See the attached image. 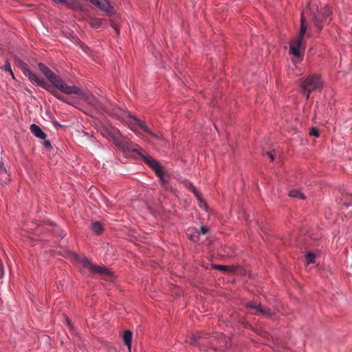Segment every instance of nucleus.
Returning <instances> with one entry per match:
<instances>
[{
    "mask_svg": "<svg viewBox=\"0 0 352 352\" xmlns=\"http://www.w3.org/2000/svg\"><path fill=\"white\" fill-rule=\"evenodd\" d=\"M129 118L133 122H134L135 124H138L146 133L152 135L153 137L158 138V135L157 134L153 133L152 131L147 126V125L143 121H142L136 118H134L131 116H130Z\"/></svg>",
    "mask_w": 352,
    "mask_h": 352,
    "instance_id": "nucleus-10",
    "label": "nucleus"
},
{
    "mask_svg": "<svg viewBox=\"0 0 352 352\" xmlns=\"http://www.w3.org/2000/svg\"><path fill=\"white\" fill-rule=\"evenodd\" d=\"M266 155L271 159L272 161L274 160V155L271 152H267Z\"/></svg>",
    "mask_w": 352,
    "mask_h": 352,
    "instance_id": "nucleus-31",
    "label": "nucleus"
},
{
    "mask_svg": "<svg viewBox=\"0 0 352 352\" xmlns=\"http://www.w3.org/2000/svg\"><path fill=\"white\" fill-rule=\"evenodd\" d=\"M307 30V23L305 21V19L303 18V16H301V25L300 29L298 34V37L304 38V36L306 34Z\"/></svg>",
    "mask_w": 352,
    "mask_h": 352,
    "instance_id": "nucleus-14",
    "label": "nucleus"
},
{
    "mask_svg": "<svg viewBox=\"0 0 352 352\" xmlns=\"http://www.w3.org/2000/svg\"><path fill=\"white\" fill-rule=\"evenodd\" d=\"M188 188L190 191H192L195 195L200 200L199 194L197 188L192 184H189Z\"/></svg>",
    "mask_w": 352,
    "mask_h": 352,
    "instance_id": "nucleus-22",
    "label": "nucleus"
},
{
    "mask_svg": "<svg viewBox=\"0 0 352 352\" xmlns=\"http://www.w3.org/2000/svg\"><path fill=\"white\" fill-rule=\"evenodd\" d=\"M102 24V21L101 19H91V25L94 27V28H98Z\"/></svg>",
    "mask_w": 352,
    "mask_h": 352,
    "instance_id": "nucleus-21",
    "label": "nucleus"
},
{
    "mask_svg": "<svg viewBox=\"0 0 352 352\" xmlns=\"http://www.w3.org/2000/svg\"><path fill=\"white\" fill-rule=\"evenodd\" d=\"M60 236L63 237L65 234L63 231H60V234H58Z\"/></svg>",
    "mask_w": 352,
    "mask_h": 352,
    "instance_id": "nucleus-32",
    "label": "nucleus"
},
{
    "mask_svg": "<svg viewBox=\"0 0 352 352\" xmlns=\"http://www.w3.org/2000/svg\"><path fill=\"white\" fill-rule=\"evenodd\" d=\"M105 111L111 114L112 116L117 118L118 119H122L126 116L130 118L131 115L127 111H124L120 107L110 105L105 107Z\"/></svg>",
    "mask_w": 352,
    "mask_h": 352,
    "instance_id": "nucleus-9",
    "label": "nucleus"
},
{
    "mask_svg": "<svg viewBox=\"0 0 352 352\" xmlns=\"http://www.w3.org/2000/svg\"><path fill=\"white\" fill-rule=\"evenodd\" d=\"M208 232V228L205 226L201 227V228L199 229V231L197 232L198 234H206Z\"/></svg>",
    "mask_w": 352,
    "mask_h": 352,
    "instance_id": "nucleus-26",
    "label": "nucleus"
},
{
    "mask_svg": "<svg viewBox=\"0 0 352 352\" xmlns=\"http://www.w3.org/2000/svg\"><path fill=\"white\" fill-rule=\"evenodd\" d=\"M289 195L291 197H296L299 199H305L306 198L305 195L297 189H293V190H290Z\"/></svg>",
    "mask_w": 352,
    "mask_h": 352,
    "instance_id": "nucleus-16",
    "label": "nucleus"
},
{
    "mask_svg": "<svg viewBox=\"0 0 352 352\" xmlns=\"http://www.w3.org/2000/svg\"><path fill=\"white\" fill-rule=\"evenodd\" d=\"M104 133L109 135L112 138H116V137L120 133L119 131L113 127H110L109 129H104L102 134L104 135Z\"/></svg>",
    "mask_w": 352,
    "mask_h": 352,
    "instance_id": "nucleus-17",
    "label": "nucleus"
},
{
    "mask_svg": "<svg viewBox=\"0 0 352 352\" xmlns=\"http://www.w3.org/2000/svg\"><path fill=\"white\" fill-rule=\"evenodd\" d=\"M246 307L249 309L254 311V314L258 316H262L265 318H272L274 314L270 309L263 307L261 303L256 302H248L246 304Z\"/></svg>",
    "mask_w": 352,
    "mask_h": 352,
    "instance_id": "nucleus-8",
    "label": "nucleus"
},
{
    "mask_svg": "<svg viewBox=\"0 0 352 352\" xmlns=\"http://www.w3.org/2000/svg\"><path fill=\"white\" fill-rule=\"evenodd\" d=\"M305 259L307 264L314 263L315 262V254L313 253H308L305 256Z\"/></svg>",
    "mask_w": 352,
    "mask_h": 352,
    "instance_id": "nucleus-19",
    "label": "nucleus"
},
{
    "mask_svg": "<svg viewBox=\"0 0 352 352\" xmlns=\"http://www.w3.org/2000/svg\"><path fill=\"white\" fill-rule=\"evenodd\" d=\"M192 339L195 343L197 342L199 344H207L210 348L214 350L226 346L228 342V338L223 334L218 335L217 336H210L208 338L199 335H193Z\"/></svg>",
    "mask_w": 352,
    "mask_h": 352,
    "instance_id": "nucleus-3",
    "label": "nucleus"
},
{
    "mask_svg": "<svg viewBox=\"0 0 352 352\" xmlns=\"http://www.w3.org/2000/svg\"><path fill=\"white\" fill-rule=\"evenodd\" d=\"M113 28L116 34L119 35V34H120V28H119V27L117 25H113Z\"/></svg>",
    "mask_w": 352,
    "mask_h": 352,
    "instance_id": "nucleus-29",
    "label": "nucleus"
},
{
    "mask_svg": "<svg viewBox=\"0 0 352 352\" xmlns=\"http://www.w3.org/2000/svg\"><path fill=\"white\" fill-rule=\"evenodd\" d=\"M94 5L98 6L100 9L104 11H108L110 8V4L107 1L96 0L94 3Z\"/></svg>",
    "mask_w": 352,
    "mask_h": 352,
    "instance_id": "nucleus-13",
    "label": "nucleus"
},
{
    "mask_svg": "<svg viewBox=\"0 0 352 352\" xmlns=\"http://www.w3.org/2000/svg\"><path fill=\"white\" fill-rule=\"evenodd\" d=\"M322 88V82L320 76L312 74L307 77L301 83V92L305 95L308 100L309 94L314 90H320Z\"/></svg>",
    "mask_w": 352,
    "mask_h": 352,
    "instance_id": "nucleus-4",
    "label": "nucleus"
},
{
    "mask_svg": "<svg viewBox=\"0 0 352 352\" xmlns=\"http://www.w3.org/2000/svg\"><path fill=\"white\" fill-rule=\"evenodd\" d=\"M190 239H191L192 241H196V239H194V237H193V236H191V237H190Z\"/></svg>",
    "mask_w": 352,
    "mask_h": 352,
    "instance_id": "nucleus-33",
    "label": "nucleus"
},
{
    "mask_svg": "<svg viewBox=\"0 0 352 352\" xmlns=\"http://www.w3.org/2000/svg\"><path fill=\"white\" fill-rule=\"evenodd\" d=\"M22 71L24 75L27 76L32 83L41 86L52 93L57 99L66 102L65 98L57 91H60L65 82L59 76L54 73L50 69L45 76L52 82L55 88L50 86L43 79L39 78L36 74L28 69L26 64H23Z\"/></svg>",
    "mask_w": 352,
    "mask_h": 352,
    "instance_id": "nucleus-1",
    "label": "nucleus"
},
{
    "mask_svg": "<svg viewBox=\"0 0 352 352\" xmlns=\"http://www.w3.org/2000/svg\"><path fill=\"white\" fill-rule=\"evenodd\" d=\"M38 67L39 69V70L45 75L47 72L48 70L50 69L47 66H45L44 64L43 63H39L38 65Z\"/></svg>",
    "mask_w": 352,
    "mask_h": 352,
    "instance_id": "nucleus-23",
    "label": "nucleus"
},
{
    "mask_svg": "<svg viewBox=\"0 0 352 352\" xmlns=\"http://www.w3.org/2000/svg\"><path fill=\"white\" fill-rule=\"evenodd\" d=\"M30 131L36 137L42 140L46 138V134L42 131V129L36 124H32L30 126Z\"/></svg>",
    "mask_w": 352,
    "mask_h": 352,
    "instance_id": "nucleus-11",
    "label": "nucleus"
},
{
    "mask_svg": "<svg viewBox=\"0 0 352 352\" xmlns=\"http://www.w3.org/2000/svg\"><path fill=\"white\" fill-rule=\"evenodd\" d=\"M44 146L46 148H50L51 147V143L50 142L49 140H45V142H44Z\"/></svg>",
    "mask_w": 352,
    "mask_h": 352,
    "instance_id": "nucleus-30",
    "label": "nucleus"
},
{
    "mask_svg": "<svg viewBox=\"0 0 352 352\" xmlns=\"http://www.w3.org/2000/svg\"><path fill=\"white\" fill-rule=\"evenodd\" d=\"M5 67H6V70L10 72L12 76H13L14 74H13V73L12 72L10 65L9 63H8V64L6 65Z\"/></svg>",
    "mask_w": 352,
    "mask_h": 352,
    "instance_id": "nucleus-28",
    "label": "nucleus"
},
{
    "mask_svg": "<svg viewBox=\"0 0 352 352\" xmlns=\"http://www.w3.org/2000/svg\"><path fill=\"white\" fill-rule=\"evenodd\" d=\"M0 175H6V170L3 164L0 162Z\"/></svg>",
    "mask_w": 352,
    "mask_h": 352,
    "instance_id": "nucleus-27",
    "label": "nucleus"
},
{
    "mask_svg": "<svg viewBox=\"0 0 352 352\" xmlns=\"http://www.w3.org/2000/svg\"><path fill=\"white\" fill-rule=\"evenodd\" d=\"M313 20L315 26L318 29L319 31H320L322 29V25L319 18L318 16H314Z\"/></svg>",
    "mask_w": 352,
    "mask_h": 352,
    "instance_id": "nucleus-20",
    "label": "nucleus"
},
{
    "mask_svg": "<svg viewBox=\"0 0 352 352\" xmlns=\"http://www.w3.org/2000/svg\"><path fill=\"white\" fill-rule=\"evenodd\" d=\"M309 134L311 136L318 138V137H319V131L317 128L313 127L311 129Z\"/></svg>",
    "mask_w": 352,
    "mask_h": 352,
    "instance_id": "nucleus-24",
    "label": "nucleus"
},
{
    "mask_svg": "<svg viewBox=\"0 0 352 352\" xmlns=\"http://www.w3.org/2000/svg\"><path fill=\"white\" fill-rule=\"evenodd\" d=\"M133 151L141 156L144 162L155 171L162 186L168 189V177L165 175L164 168L160 162L155 160L151 156L144 154L143 149L140 147L133 148Z\"/></svg>",
    "mask_w": 352,
    "mask_h": 352,
    "instance_id": "nucleus-2",
    "label": "nucleus"
},
{
    "mask_svg": "<svg viewBox=\"0 0 352 352\" xmlns=\"http://www.w3.org/2000/svg\"><path fill=\"white\" fill-rule=\"evenodd\" d=\"M122 339L124 344L127 346L128 350L131 351L132 332L129 330H126L123 332Z\"/></svg>",
    "mask_w": 352,
    "mask_h": 352,
    "instance_id": "nucleus-12",
    "label": "nucleus"
},
{
    "mask_svg": "<svg viewBox=\"0 0 352 352\" xmlns=\"http://www.w3.org/2000/svg\"><path fill=\"white\" fill-rule=\"evenodd\" d=\"M320 14L323 19L326 21L327 18L331 15V10L328 6H324L321 9Z\"/></svg>",
    "mask_w": 352,
    "mask_h": 352,
    "instance_id": "nucleus-18",
    "label": "nucleus"
},
{
    "mask_svg": "<svg viewBox=\"0 0 352 352\" xmlns=\"http://www.w3.org/2000/svg\"><path fill=\"white\" fill-rule=\"evenodd\" d=\"M213 268L221 270V271H227V270H228L229 267L226 266V265H213Z\"/></svg>",
    "mask_w": 352,
    "mask_h": 352,
    "instance_id": "nucleus-25",
    "label": "nucleus"
},
{
    "mask_svg": "<svg viewBox=\"0 0 352 352\" xmlns=\"http://www.w3.org/2000/svg\"><path fill=\"white\" fill-rule=\"evenodd\" d=\"M91 228L96 234H100L103 231V225L99 221H95L92 223Z\"/></svg>",
    "mask_w": 352,
    "mask_h": 352,
    "instance_id": "nucleus-15",
    "label": "nucleus"
},
{
    "mask_svg": "<svg viewBox=\"0 0 352 352\" xmlns=\"http://www.w3.org/2000/svg\"><path fill=\"white\" fill-rule=\"evenodd\" d=\"M78 261L83 267L88 268L91 274L104 276L107 277L108 280H113V276L112 272L106 267L103 265H94L85 256L79 257Z\"/></svg>",
    "mask_w": 352,
    "mask_h": 352,
    "instance_id": "nucleus-5",
    "label": "nucleus"
},
{
    "mask_svg": "<svg viewBox=\"0 0 352 352\" xmlns=\"http://www.w3.org/2000/svg\"><path fill=\"white\" fill-rule=\"evenodd\" d=\"M60 91L67 95L74 94L77 95L78 98L87 102L89 105L96 106L95 98L92 95L84 92L76 86H69L65 84Z\"/></svg>",
    "mask_w": 352,
    "mask_h": 352,
    "instance_id": "nucleus-6",
    "label": "nucleus"
},
{
    "mask_svg": "<svg viewBox=\"0 0 352 352\" xmlns=\"http://www.w3.org/2000/svg\"><path fill=\"white\" fill-rule=\"evenodd\" d=\"M302 38L298 37L292 41L289 44V54L295 57L300 58L304 54L305 46Z\"/></svg>",
    "mask_w": 352,
    "mask_h": 352,
    "instance_id": "nucleus-7",
    "label": "nucleus"
}]
</instances>
